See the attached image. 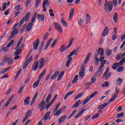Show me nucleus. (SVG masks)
Returning a JSON list of instances; mask_svg holds the SVG:
<instances>
[{
    "label": "nucleus",
    "mask_w": 125,
    "mask_h": 125,
    "mask_svg": "<svg viewBox=\"0 0 125 125\" xmlns=\"http://www.w3.org/2000/svg\"><path fill=\"white\" fill-rule=\"evenodd\" d=\"M79 50H80V48L78 47L76 49L73 50L70 53V54L68 56V59L66 62V67H69V65H70V63H71V62H72V60H73V58H72V56H73L74 54V55H75V56H77V52H78V51H79Z\"/></svg>",
    "instance_id": "nucleus-1"
},
{
    "label": "nucleus",
    "mask_w": 125,
    "mask_h": 125,
    "mask_svg": "<svg viewBox=\"0 0 125 125\" xmlns=\"http://www.w3.org/2000/svg\"><path fill=\"white\" fill-rule=\"evenodd\" d=\"M104 10L106 12H111L113 9V3L112 1H109L105 0L104 2Z\"/></svg>",
    "instance_id": "nucleus-2"
},
{
    "label": "nucleus",
    "mask_w": 125,
    "mask_h": 125,
    "mask_svg": "<svg viewBox=\"0 0 125 125\" xmlns=\"http://www.w3.org/2000/svg\"><path fill=\"white\" fill-rule=\"evenodd\" d=\"M22 42H23V37H21L20 38L19 42L17 43V46L15 48V49H17V50L15 51L14 55H20V54H21L22 49H19V47L20 46V44L22 43Z\"/></svg>",
    "instance_id": "nucleus-3"
},
{
    "label": "nucleus",
    "mask_w": 125,
    "mask_h": 125,
    "mask_svg": "<svg viewBox=\"0 0 125 125\" xmlns=\"http://www.w3.org/2000/svg\"><path fill=\"white\" fill-rule=\"evenodd\" d=\"M109 71H110V69L109 67H107L103 76V79H105V81L110 79V77L112 76V73L111 72L109 73Z\"/></svg>",
    "instance_id": "nucleus-4"
},
{
    "label": "nucleus",
    "mask_w": 125,
    "mask_h": 125,
    "mask_svg": "<svg viewBox=\"0 0 125 125\" xmlns=\"http://www.w3.org/2000/svg\"><path fill=\"white\" fill-rule=\"evenodd\" d=\"M121 89L119 88L118 87H116L115 88V93L114 94V95L110 99V100L109 101V103H111V102H113L117 97H118V95H119V92H120V91Z\"/></svg>",
    "instance_id": "nucleus-5"
},
{
    "label": "nucleus",
    "mask_w": 125,
    "mask_h": 125,
    "mask_svg": "<svg viewBox=\"0 0 125 125\" xmlns=\"http://www.w3.org/2000/svg\"><path fill=\"white\" fill-rule=\"evenodd\" d=\"M54 26L56 30H57V31H58L59 33H63V29H62L61 25H60L59 23H58V22H54Z\"/></svg>",
    "instance_id": "nucleus-6"
},
{
    "label": "nucleus",
    "mask_w": 125,
    "mask_h": 125,
    "mask_svg": "<svg viewBox=\"0 0 125 125\" xmlns=\"http://www.w3.org/2000/svg\"><path fill=\"white\" fill-rule=\"evenodd\" d=\"M18 26V23H16L13 26V31L11 33V35H17L19 32V29L17 28Z\"/></svg>",
    "instance_id": "nucleus-7"
},
{
    "label": "nucleus",
    "mask_w": 125,
    "mask_h": 125,
    "mask_svg": "<svg viewBox=\"0 0 125 125\" xmlns=\"http://www.w3.org/2000/svg\"><path fill=\"white\" fill-rule=\"evenodd\" d=\"M98 53L99 54L100 56V60H104L105 59V57H104V49L102 48H99L98 49Z\"/></svg>",
    "instance_id": "nucleus-8"
},
{
    "label": "nucleus",
    "mask_w": 125,
    "mask_h": 125,
    "mask_svg": "<svg viewBox=\"0 0 125 125\" xmlns=\"http://www.w3.org/2000/svg\"><path fill=\"white\" fill-rule=\"evenodd\" d=\"M42 6L43 7V12H46V6H47V7H48V6H49V1H48V0H44Z\"/></svg>",
    "instance_id": "nucleus-9"
},
{
    "label": "nucleus",
    "mask_w": 125,
    "mask_h": 125,
    "mask_svg": "<svg viewBox=\"0 0 125 125\" xmlns=\"http://www.w3.org/2000/svg\"><path fill=\"white\" fill-rule=\"evenodd\" d=\"M31 61H33V56H30L27 60L26 61V62H24V64L23 66V69H26L28 65H29L30 62H31Z\"/></svg>",
    "instance_id": "nucleus-10"
},
{
    "label": "nucleus",
    "mask_w": 125,
    "mask_h": 125,
    "mask_svg": "<svg viewBox=\"0 0 125 125\" xmlns=\"http://www.w3.org/2000/svg\"><path fill=\"white\" fill-rule=\"evenodd\" d=\"M75 12V9L74 8H72L71 9L69 14L68 16V20L69 21H71L72 19H73V17L74 16V13Z\"/></svg>",
    "instance_id": "nucleus-11"
},
{
    "label": "nucleus",
    "mask_w": 125,
    "mask_h": 125,
    "mask_svg": "<svg viewBox=\"0 0 125 125\" xmlns=\"http://www.w3.org/2000/svg\"><path fill=\"white\" fill-rule=\"evenodd\" d=\"M44 105H45V102L44 101H42L39 104L38 108H40L41 112H42L44 109V108H45V106H44Z\"/></svg>",
    "instance_id": "nucleus-12"
},
{
    "label": "nucleus",
    "mask_w": 125,
    "mask_h": 125,
    "mask_svg": "<svg viewBox=\"0 0 125 125\" xmlns=\"http://www.w3.org/2000/svg\"><path fill=\"white\" fill-rule=\"evenodd\" d=\"M40 43V40L39 39H37L33 42V48L37 50L39 47V44Z\"/></svg>",
    "instance_id": "nucleus-13"
},
{
    "label": "nucleus",
    "mask_w": 125,
    "mask_h": 125,
    "mask_svg": "<svg viewBox=\"0 0 125 125\" xmlns=\"http://www.w3.org/2000/svg\"><path fill=\"white\" fill-rule=\"evenodd\" d=\"M108 34H109V27L106 26L102 33V37H106Z\"/></svg>",
    "instance_id": "nucleus-14"
},
{
    "label": "nucleus",
    "mask_w": 125,
    "mask_h": 125,
    "mask_svg": "<svg viewBox=\"0 0 125 125\" xmlns=\"http://www.w3.org/2000/svg\"><path fill=\"white\" fill-rule=\"evenodd\" d=\"M39 62L40 63L39 69H42L44 66V58H42L39 60Z\"/></svg>",
    "instance_id": "nucleus-15"
},
{
    "label": "nucleus",
    "mask_w": 125,
    "mask_h": 125,
    "mask_svg": "<svg viewBox=\"0 0 125 125\" xmlns=\"http://www.w3.org/2000/svg\"><path fill=\"white\" fill-rule=\"evenodd\" d=\"M4 62H8V65L13 64V59L12 58H5Z\"/></svg>",
    "instance_id": "nucleus-16"
},
{
    "label": "nucleus",
    "mask_w": 125,
    "mask_h": 125,
    "mask_svg": "<svg viewBox=\"0 0 125 125\" xmlns=\"http://www.w3.org/2000/svg\"><path fill=\"white\" fill-rule=\"evenodd\" d=\"M13 99V96H12L7 101L5 105H3L2 106L3 110H4L5 109V107H7L9 104H10V102H11V101Z\"/></svg>",
    "instance_id": "nucleus-17"
},
{
    "label": "nucleus",
    "mask_w": 125,
    "mask_h": 125,
    "mask_svg": "<svg viewBox=\"0 0 125 125\" xmlns=\"http://www.w3.org/2000/svg\"><path fill=\"white\" fill-rule=\"evenodd\" d=\"M13 99V96H12L7 101L5 105H3L2 106L3 110H4L5 109V107H7L9 104H10V102H11V101Z\"/></svg>",
    "instance_id": "nucleus-18"
},
{
    "label": "nucleus",
    "mask_w": 125,
    "mask_h": 125,
    "mask_svg": "<svg viewBox=\"0 0 125 125\" xmlns=\"http://www.w3.org/2000/svg\"><path fill=\"white\" fill-rule=\"evenodd\" d=\"M100 62H101V65L99 67V69H103V68L104 67V65H105V64L107 63V60H100Z\"/></svg>",
    "instance_id": "nucleus-19"
},
{
    "label": "nucleus",
    "mask_w": 125,
    "mask_h": 125,
    "mask_svg": "<svg viewBox=\"0 0 125 125\" xmlns=\"http://www.w3.org/2000/svg\"><path fill=\"white\" fill-rule=\"evenodd\" d=\"M39 67V62H35L32 65V70L33 71H37V69Z\"/></svg>",
    "instance_id": "nucleus-20"
},
{
    "label": "nucleus",
    "mask_w": 125,
    "mask_h": 125,
    "mask_svg": "<svg viewBox=\"0 0 125 125\" xmlns=\"http://www.w3.org/2000/svg\"><path fill=\"white\" fill-rule=\"evenodd\" d=\"M109 104H110V103H105L104 104H103L102 105H100V106H99L98 107V110H102V109H104V108H105V107H106V106H108V105H109Z\"/></svg>",
    "instance_id": "nucleus-21"
},
{
    "label": "nucleus",
    "mask_w": 125,
    "mask_h": 125,
    "mask_svg": "<svg viewBox=\"0 0 125 125\" xmlns=\"http://www.w3.org/2000/svg\"><path fill=\"white\" fill-rule=\"evenodd\" d=\"M123 83L124 80L122 79V78H119L116 81V85H118V86H120Z\"/></svg>",
    "instance_id": "nucleus-22"
},
{
    "label": "nucleus",
    "mask_w": 125,
    "mask_h": 125,
    "mask_svg": "<svg viewBox=\"0 0 125 125\" xmlns=\"http://www.w3.org/2000/svg\"><path fill=\"white\" fill-rule=\"evenodd\" d=\"M45 73H46V69H44L39 76L38 80L41 81V80H42V78L43 77V76L45 75Z\"/></svg>",
    "instance_id": "nucleus-23"
},
{
    "label": "nucleus",
    "mask_w": 125,
    "mask_h": 125,
    "mask_svg": "<svg viewBox=\"0 0 125 125\" xmlns=\"http://www.w3.org/2000/svg\"><path fill=\"white\" fill-rule=\"evenodd\" d=\"M52 41H53V38H50V39L48 41V42L45 46V48L44 49V50H46V49H47V48H48V46H49V45H50Z\"/></svg>",
    "instance_id": "nucleus-24"
},
{
    "label": "nucleus",
    "mask_w": 125,
    "mask_h": 125,
    "mask_svg": "<svg viewBox=\"0 0 125 125\" xmlns=\"http://www.w3.org/2000/svg\"><path fill=\"white\" fill-rule=\"evenodd\" d=\"M10 69H11V66H9L6 68L2 69L0 71V74H5V73H6L8 70H10Z\"/></svg>",
    "instance_id": "nucleus-25"
},
{
    "label": "nucleus",
    "mask_w": 125,
    "mask_h": 125,
    "mask_svg": "<svg viewBox=\"0 0 125 125\" xmlns=\"http://www.w3.org/2000/svg\"><path fill=\"white\" fill-rule=\"evenodd\" d=\"M85 21L87 24L90 23V21H91V18H90V16L89 15V14H86Z\"/></svg>",
    "instance_id": "nucleus-26"
},
{
    "label": "nucleus",
    "mask_w": 125,
    "mask_h": 125,
    "mask_svg": "<svg viewBox=\"0 0 125 125\" xmlns=\"http://www.w3.org/2000/svg\"><path fill=\"white\" fill-rule=\"evenodd\" d=\"M49 115H50V111H48L44 116V121H47V119L49 120H50V116H49Z\"/></svg>",
    "instance_id": "nucleus-27"
},
{
    "label": "nucleus",
    "mask_w": 125,
    "mask_h": 125,
    "mask_svg": "<svg viewBox=\"0 0 125 125\" xmlns=\"http://www.w3.org/2000/svg\"><path fill=\"white\" fill-rule=\"evenodd\" d=\"M32 27H33V23H32L31 22H30L29 23H28V24L27 25L26 28V32H30V31H31V29H32Z\"/></svg>",
    "instance_id": "nucleus-28"
},
{
    "label": "nucleus",
    "mask_w": 125,
    "mask_h": 125,
    "mask_svg": "<svg viewBox=\"0 0 125 125\" xmlns=\"http://www.w3.org/2000/svg\"><path fill=\"white\" fill-rule=\"evenodd\" d=\"M59 71H56L51 77V80H54L57 78L58 76L59 75Z\"/></svg>",
    "instance_id": "nucleus-29"
},
{
    "label": "nucleus",
    "mask_w": 125,
    "mask_h": 125,
    "mask_svg": "<svg viewBox=\"0 0 125 125\" xmlns=\"http://www.w3.org/2000/svg\"><path fill=\"white\" fill-rule=\"evenodd\" d=\"M24 22H26V18L25 17H24L20 21V23H18L19 28H20L21 26L24 24Z\"/></svg>",
    "instance_id": "nucleus-30"
},
{
    "label": "nucleus",
    "mask_w": 125,
    "mask_h": 125,
    "mask_svg": "<svg viewBox=\"0 0 125 125\" xmlns=\"http://www.w3.org/2000/svg\"><path fill=\"white\" fill-rule=\"evenodd\" d=\"M85 111V109H83L80 112H79L78 115H77L76 116H75L74 117V119H78V118L81 117V116H82V115H83V113L84 112V111Z\"/></svg>",
    "instance_id": "nucleus-31"
},
{
    "label": "nucleus",
    "mask_w": 125,
    "mask_h": 125,
    "mask_svg": "<svg viewBox=\"0 0 125 125\" xmlns=\"http://www.w3.org/2000/svg\"><path fill=\"white\" fill-rule=\"evenodd\" d=\"M90 55H91V53H89L86 56L85 61H84V64H87L88 61H89V59L90 58Z\"/></svg>",
    "instance_id": "nucleus-32"
},
{
    "label": "nucleus",
    "mask_w": 125,
    "mask_h": 125,
    "mask_svg": "<svg viewBox=\"0 0 125 125\" xmlns=\"http://www.w3.org/2000/svg\"><path fill=\"white\" fill-rule=\"evenodd\" d=\"M67 48H66V45H62L60 47V52H64V51H65V50H67Z\"/></svg>",
    "instance_id": "nucleus-33"
},
{
    "label": "nucleus",
    "mask_w": 125,
    "mask_h": 125,
    "mask_svg": "<svg viewBox=\"0 0 125 125\" xmlns=\"http://www.w3.org/2000/svg\"><path fill=\"white\" fill-rule=\"evenodd\" d=\"M61 22L62 23L63 27H67L68 26V24L67 23L66 21H65V19H64V18H61Z\"/></svg>",
    "instance_id": "nucleus-34"
},
{
    "label": "nucleus",
    "mask_w": 125,
    "mask_h": 125,
    "mask_svg": "<svg viewBox=\"0 0 125 125\" xmlns=\"http://www.w3.org/2000/svg\"><path fill=\"white\" fill-rule=\"evenodd\" d=\"M84 67H82L79 72V77H83V76H84Z\"/></svg>",
    "instance_id": "nucleus-35"
},
{
    "label": "nucleus",
    "mask_w": 125,
    "mask_h": 125,
    "mask_svg": "<svg viewBox=\"0 0 125 125\" xmlns=\"http://www.w3.org/2000/svg\"><path fill=\"white\" fill-rule=\"evenodd\" d=\"M77 109L74 110V111H72V112L71 113V115H70L68 118H67V120H70V119H71V118H73V117H74V116H75V114H76V113H77Z\"/></svg>",
    "instance_id": "nucleus-36"
},
{
    "label": "nucleus",
    "mask_w": 125,
    "mask_h": 125,
    "mask_svg": "<svg viewBox=\"0 0 125 125\" xmlns=\"http://www.w3.org/2000/svg\"><path fill=\"white\" fill-rule=\"evenodd\" d=\"M38 19L39 20H41V21H44V15L38 14Z\"/></svg>",
    "instance_id": "nucleus-37"
},
{
    "label": "nucleus",
    "mask_w": 125,
    "mask_h": 125,
    "mask_svg": "<svg viewBox=\"0 0 125 125\" xmlns=\"http://www.w3.org/2000/svg\"><path fill=\"white\" fill-rule=\"evenodd\" d=\"M66 119H67V116H63L61 117L59 120V124H61L62 122H64Z\"/></svg>",
    "instance_id": "nucleus-38"
},
{
    "label": "nucleus",
    "mask_w": 125,
    "mask_h": 125,
    "mask_svg": "<svg viewBox=\"0 0 125 125\" xmlns=\"http://www.w3.org/2000/svg\"><path fill=\"white\" fill-rule=\"evenodd\" d=\"M62 111H63V110H62V108L57 111L54 114V117H56V116H57V117L60 116V115H61V112H62Z\"/></svg>",
    "instance_id": "nucleus-39"
},
{
    "label": "nucleus",
    "mask_w": 125,
    "mask_h": 125,
    "mask_svg": "<svg viewBox=\"0 0 125 125\" xmlns=\"http://www.w3.org/2000/svg\"><path fill=\"white\" fill-rule=\"evenodd\" d=\"M29 104H30V97H27L24 100V105L27 106V105H29Z\"/></svg>",
    "instance_id": "nucleus-40"
},
{
    "label": "nucleus",
    "mask_w": 125,
    "mask_h": 125,
    "mask_svg": "<svg viewBox=\"0 0 125 125\" xmlns=\"http://www.w3.org/2000/svg\"><path fill=\"white\" fill-rule=\"evenodd\" d=\"M81 102V100L77 101L75 104L72 106V108H78L79 106H80V103Z\"/></svg>",
    "instance_id": "nucleus-41"
},
{
    "label": "nucleus",
    "mask_w": 125,
    "mask_h": 125,
    "mask_svg": "<svg viewBox=\"0 0 125 125\" xmlns=\"http://www.w3.org/2000/svg\"><path fill=\"white\" fill-rule=\"evenodd\" d=\"M118 13H115L113 16V20L115 23L118 22Z\"/></svg>",
    "instance_id": "nucleus-42"
},
{
    "label": "nucleus",
    "mask_w": 125,
    "mask_h": 125,
    "mask_svg": "<svg viewBox=\"0 0 125 125\" xmlns=\"http://www.w3.org/2000/svg\"><path fill=\"white\" fill-rule=\"evenodd\" d=\"M63 76H64V71H62L60 73V74L59 75L58 77V82H59V81H60V80L62 79V77H63Z\"/></svg>",
    "instance_id": "nucleus-43"
},
{
    "label": "nucleus",
    "mask_w": 125,
    "mask_h": 125,
    "mask_svg": "<svg viewBox=\"0 0 125 125\" xmlns=\"http://www.w3.org/2000/svg\"><path fill=\"white\" fill-rule=\"evenodd\" d=\"M52 95V94H51V93H50L48 96L47 97L46 99V103H48V102H49V101L50 100V99H51V96Z\"/></svg>",
    "instance_id": "nucleus-44"
},
{
    "label": "nucleus",
    "mask_w": 125,
    "mask_h": 125,
    "mask_svg": "<svg viewBox=\"0 0 125 125\" xmlns=\"http://www.w3.org/2000/svg\"><path fill=\"white\" fill-rule=\"evenodd\" d=\"M73 93H74V92L72 91L68 92L64 97V100H66V99H67V98H68V96H70V95H72Z\"/></svg>",
    "instance_id": "nucleus-45"
},
{
    "label": "nucleus",
    "mask_w": 125,
    "mask_h": 125,
    "mask_svg": "<svg viewBox=\"0 0 125 125\" xmlns=\"http://www.w3.org/2000/svg\"><path fill=\"white\" fill-rule=\"evenodd\" d=\"M40 79H38V80L36 82H35L33 85V88H36L37 86H39V83H40Z\"/></svg>",
    "instance_id": "nucleus-46"
},
{
    "label": "nucleus",
    "mask_w": 125,
    "mask_h": 125,
    "mask_svg": "<svg viewBox=\"0 0 125 125\" xmlns=\"http://www.w3.org/2000/svg\"><path fill=\"white\" fill-rule=\"evenodd\" d=\"M103 73V71H102V68H98V71H97V75H98V76H101L102 74Z\"/></svg>",
    "instance_id": "nucleus-47"
},
{
    "label": "nucleus",
    "mask_w": 125,
    "mask_h": 125,
    "mask_svg": "<svg viewBox=\"0 0 125 125\" xmlns=\"http://www.w3.org/2000/svg\"><path fill=\"white\" fill-rule=\"evenodd\" d=\"M31 16V14H30V12H28L26 15H25V22H28V20H29V18H30V16Z\"/></svg>",
    "instance_id": "nucleus-48"
},
{
    "label": "nucleus",
    "mask_w": 125,
    "mask_h": 125,
    "mask_svg": "<svg viewBox=\"0 0 125 125\" xmlns=\"http://www.w3.org/2000/svg\"><path fill=\"white\" fill-rule=\"evenodd\" d=\"M79 79V75H76L74 77V78L73 79L72 81V83H77V81H78V79Z\"/></svg>",
    "instance_id": "nucleus-49"
},
{
    "label": "nucleus",
    "mask_w": 125,
    "mask_h": 125,
    "mask_svg": "<svg viewBox=\"0 0 125 125\" xmlns=\"http://www.w3.org/2000/svg\"><path fill=\"white\" fill-rule=\"evenodd\" d=\"M123 57H125L123 55V54H120L117 56L116 59L117 60H121L122 58H123Z\"/></svg>",
    "instance_id": "nucleus-50"
},
{
    "label": "nucleus",
    "mask_w": 125,
    "mask_h": 125,
    "mask_svg": "<svg viewBox=\"0 0 125 125\" xmlns=\"http://www.w3.org/2000/svg\"><path fill=\"white\" fill-rule=\"evenodd\" d=\"M83 93H80L79 94L76 96V97L75 98V100H78L79 98H81V97H82V96H83Z\"/></svg>",
    "instance_id": "nucleus-51"
},
{
    "label": "nucleus",
    "mask_w": 125,
    "mask_h": 125,
    "mask_svg": "<svg viewBox=\"0 0 125 125\" xmlns=\"http://www.w3.org/2000/svg\"><path fill=\"white\" fill-rule=\"evenodd\" d=\"M37 18V13H35V14H34L32 20H31V22L32 23H34V22H35V21H36V19Z\"/></svg>",
    "instance_id": "nucleus-52"
},
{
    "label": "nucleus",
    "mask_w": 125,
    "mask_h": 125,
    "mask_svg": "<svg viewBox=\"0 0 125 125\" xmlns=\"http://www.w3.org/2000/svg\"><path fill=\"white\" fill-rule=\"evenodd\" d=\"M74 40H75V39L72 38L70 40L69 43L67 47V48H69V47H70L71 46V45H72V44H73V42H74Z\"/></svg>",
    "instance_id": "nucleus-53"
},
{
    "label": "nucleus",
    "mask_w": 125,
    "mask_h": 125,
    "mask_svg": "<svg viewBox=\"0 0 125 125\" xmlns=\"http://www.w3.org/2000/svg\"><path fill=\"white\" fill-rule=\"evenodd\" d=\"M96 94H97V91L94 92L93 93H92L91 94V95L89 96V98H90V99L93 98V97H94V96H95V95H96Z\"/></svg>",
    "instance_id": "nucleus-54"
},
{
    "label": "nucleus",
    "mask_w": 125,
    "mask_h": 125,
    "mask_svg": "<svg viewBox=\"0 0 125 125\" xmlns=\"http://www.w3.org/2000/svg\"><path fill=\"white\" fill-rule=\"evenodd\" d=\"M78 24L80 26H83V19H80L78 21Z\"/></svg>",
    "instance_id": "nucleus-55"
},
{
    "label": "nucleus",
    "mask_w": 125,
    "mask_h": 125,
    "mask_svg": "<svg viewBox=\"0 0 125 125\" xmlns=\"http://www.w3.org/2000/svg\"><path fill=\"white\" fill-rule=\"evenodd\" d=\"M57 42H58V40L57 39H56L54 42H53L52 45H51V47L53 48L56 45V43H57Z\"/></svg>",
    "instance_id": "nucleus-56"
},
{
    "label": "nucleus",
    "mask_w": 125,
    "mask_h": 125,
    "mask_svg": "<svg viewBox=\"0 0 125 125\" xmlns=\"http://www.w3.org/2000/svg\"><path fill=\"white\" fill-rule=\"evenodd\" d=\"M124 115H125V114L124 113V112H121V113L117 114L116 115V117L118 119H120L121 117H124Z\"/></svg>",
    "instance_id": "nucleus-57"
},
{
    "label": "nucleus",
    "mask_w": 125,
    "mask_h": 125,
    "mask_svg": "<svg viewBox=\"0 0 125 125\" xmlns=\"http://www.w3.org/2000/svg\"><path fill=\"white\" fill-rule=\"evenodd\" d=\"M106 56H110V55L112 54V50L111 49L106 50Z\"/></svg>",
    "instance_id": "nucleus-58"
},
{
    "label": "nucleus",
    "mask_w": 125,
    "mask_h": 125,
    "mask_svg": "<svg viewBox=\"0 0 125 125\" xmlns=\"http://www.w3.org/2000/svg\"><path fill=\"white\" fill-rule=\"evenodd\" d=\"M117 72H119V73H121V72H123L124 71V67L123 66H120L118 68L117 70Z\"/></svg>",
    "instance_id": "nucleus-59"
},
{
    "label": "nucleus",
    "mask_w": 125,
    "mask_h": 125,
    "mask_svg": "<svg viewBox=\"0 0 125 125\" xmlns=\"http://www.w3.org/2000/svg\"><path fill=\"white\" fill-rule=\"evenodd\" d=\"M48 36H49V34L48 33V32L46 33L44 37H43V41H45L47 39Z\"/></svg>",
    "instance_id": "nucleus-60"
},
{
    "label": "nucleus",
    "mask_w": 125,
    "mask_h": 125,
    "mask_svg": "<svg viewBox=\"0 0 125 125\" xmlns=\"http://www.w3.org/2000/svg\"><path fill=\"white\" fill-rule=\"evenodd\" d=\"M117 67H119V65L118 64V62H116L112 65V69L116 70L117 69Z\"/></svg>",
    "instance_id": "nucleus-61"
},
{
    "label": "nucleus",
    "mask_w": 125,
    "mask_h": 125,
    "mask_svg": "<svg viewBox=\"0 0 125 125\" xmlns=\"http://www.w3.org/2000/svg\"><path fill=\"white\" fill-rule=\"evenodd\" d=\"M26 27H27V24H24L23 26H22V28H21V32L20 33H23V32H24V30H25V28H26Z\"/></svg>",
    "instance_id": "nucleus-62"
},
{
    "label": "nucleus",
    "mask_w": 125,
    "mask_h": 125,
    "mask_svg": "<svg viewBox=\"0 0 125 125\" xmlns=\"http://www.w3.org/2000/svg\"><path fill=\"white\" fill-rule=\"evenodd\" d=\"M89 100H90V98H86L85 100H84V102H83V105H85V104H86V103H87V102H88V101H89Z\"/></svg>",
    "instance_id": "nucleus-63"
},
{
    "label": "nucleus",
    "mask_w": 125,
    "mask_h": 125,
    "mask_svg": "<svg viewBox=\"0 0 125 125\" xmlns=\"http://www.w3.org/2000/svg\"><path fill=\"white\" fill-rule=\"evenodd\" d=\"M30 3H31V0H26L25 2V6L28 7L30 5Z\"/></svg>",
    "instance_id": "nucleus-64"
}]
</instances>
